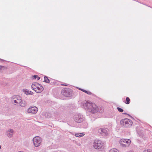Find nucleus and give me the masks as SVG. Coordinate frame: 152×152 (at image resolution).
I'll return each mask as SVG.
<instances>
[{"label": "nucleus", "instance_id": "nucleus-1", "mask_svg": "<svg viewBox=\"0 0 152 152\" xmlns=\"http://www.w3.org/2000/svg\"><path fill=\"white\" fill-rule=\"evenodd\" d=\"M83 106L85 109L92 113H95L99 111L98 107L94 103L85 101L83 102Z\"/></svg>", "mask_w": 152, "mask_h": 152}, {"label": "nucleus", "instance_id": "nucleus-2", "mask_svg": "<svg viewBox=\"0 0 152 152\" xmlns=\"http://www.w3.org/2000/svg\"><path fill=\"white\" fill-rule=\"evenodd\" d=\"M120 124L123 126L126 127H130L132 124V121L127 118L122 119L120 122Z\"/></svg>", "mask_w": 152, "mask_h": 152}, {"label": "nucleus", "instance_id": "nucleus-3", "mask_svg": "<svg viewBox=\"0 0 152 152\" xmlns=\"http://www.w3.org/2000/svg\"><path fill=\"white\" fill-rule=\"evenodd\" d=\"M72 92L73 91L72 89L68 88H64L61 91L62 95L67 97L72 96Z\"/></svg>", "mask_w": 152, "mask_h": 152}, {"label": "nucleus", "instance_id": "nucleus-4", "mask_svg": "<svg viewBox=\"0 0 152 152\" xmlns=\"http://www.w3.org/2000/svg\"><path fill=\"white\" fill-rule=\"evenodd\" d=\"M103 146V143L100 140H95L93 143V146L95 149H99L102 148Z\"/></svg>", "mask_w": 152, "mask_h": 152}, {"label": "nucleus", "instance_id": "nucleus-5", "mask_svg": "<svg viewBox=\"0 0 152 152\" xmlns=\"http://www.w3.org/2000/svg\"><path fill=\"white\" fill-rule=\"evenodd\" d=\"M119 143L122 147L125 148L129 145L131 141L128 139H122L120 140Z\"/></svg>", "mask_w": 152, "mask_h": 152}, {"label": "nucleus", "instance_id": "nucleus-6", "mask_svg": "<svg viewBox=\"0 0 152 152\" xmlns=\"http://www.w3.org/2000/svg\"><path fill=\"white\" fill-rule=\"evenodd\" d=\"M74 119L75 121L77 123L81 122L85 120L83 115L80 113L75 115Z\"/></svg>", "mask_w": 152, "mask_h": 152}, {"label": "nucleus", "instance_id": "nucleus-7", "mask_svg": "<svg viewBox=\"0 0 152 152\" xmlns=\"http://www.w3.org/2000/svg\"><path fill=\"white\" fill-rule=\"evenodd\" d=\"M33 140L34 146L36 147L39 146L41 142L40 138L39 136L34 137L33 138Z\"/></svg>", "mask_w": 152, "mask_h": 152}, {"label": "nucleus", "instance_id": "nucleus-8", "mask_svg": "<svg viewBox=\"0 0 152 152\" xmlns=\"http://www.w3.org/2000/svg\"><path fill=\"white\" fill-rule=\"evenodd\" d=\"M107 129L105 128H101L99 129L98 132L102 135L104 136H106L108 134Z\"/></svg>", "mask_w": 152, "mask_h": 152}, {"label": "nucleus", "instance_id": "nucleus-9", "mask_svg": "<svg viewBox=\"0 0 152 152\" xmlns=\"http://www.w3.org/2000/svg\"><path fill=\"white\" fill-rule=\"evenodd\" d=\"M38 108L36 106H31L28 109V113H36L38 111Z\"/></svg>", "mask_w": 152, "mask_h": 152}, {"label": "nucleus", "instance_id": "nucleus-10", "mask_svg": "<svg viewBox=\"0 0 152 152\" xmlns=\"http://www.w3.org/2000/svg\"><path fill=\"white\" fill-rule=\"evenodd\" d=\"M35 89H34V90L35 92L38 93H39L42 92L44 90V88L42 87V86L41 84L39 85Z\"/></svg>", "mask_w": 152, "mask_h": 152}, {"label": "nucleus", "instance_id": "nucleus-11", "mask_svg": "<svg viewBox=\"0 0 152 152\" xmlns=\"http://www.w3.org/2000/svg\"><path fill=\"white\" fill-rule=\"evenodd\" d=\"M81 122H82L81 124L82 127L83 128L86 129L88 127V124L84 120Z\"/></svg>", "mask_w": 152, "mask_h": 152}, {"label": "nucleus", "instance_id": "nucleus-12", "mask_svg": "<svg viewBox=\"0 0 152 152\" xmlns=\"http://www.w3.org/2000/svg\"><path fill=\"white\" fill-rule=\"evenodd\" d=\"M23 92L26 95H32L33 92L31 91H29L26 89H24L23 90Z\"/></svg>", "mask_w": 152, "mask_h": 152}, {"label": "nucleus", "instance_id": "nucleus-13", "mask_svg": "<svg viewBox=\"0 0 152 152\" xmlns=\"http://www.w3.org/2000/svg\"><path fill=\"white\" fill-rule=\"evenodd\" d=\"M19 103L20 104V105L21 107H24L26 105V102L24 100H22L21 99L20 100V103Z\"/></svg>", "mask_w": 152, "mask_h": 152}, {"label": "nucleus", "instance_id": "nucleus-14", "mask_svg": "<svg viewBox=\"0 0 152 152\" xmlns=\"http://www.w3.org/2000/svg\"><path fill=\"white\" fill-rule=\"evenodd\" d=\"M39 84L37 83H33L31 85V88L33 90H34V89H36V87H37L38 86H39Z\"/></svg>", "mask_w": 152, "mask_h": 152}, {"label": "nucleus", "instance_id": "nucleus-15", "mask_svg": "<svg viewBox=\"0 0 152 152\" xmlns=\"http://www.w3.org/2000/svg\"><path fill=\"white\" fill-rule=\"evenodd\" d=\"M78 89L81 91H82L86 93L88 95H91V93L89 91H87L86 90H85L84 89L80 88H78Z\"/></svg>", "mask_w": 152, "mask_h": 152}, {"label": "nucleus", "instance_id": "nucleus-16", "mask_svg": "<svg viewBox=\"0 0 152 152\" xmlns=\"http://www.w3.org/2000/svg\"><path fill=\"white\" fill-rule=\"evenodd\" d=\"M84 134L83 133H76L75 134V136L77 137H81L84 135Z\"/></svg>", "mask_w": 152, "mask_h": 152}, {"label": "nucleus", "instance_id": "nucleus-17", "mask_svg": "<svg viewBox=\"0 0 152 152\" xmlns=\"http://www.w3.org/2000/svg\"><path fill=\"white\" fill-rule=\"evenodd\" d=\"M43 82L47 83H50V80L48 79L47 76H45L44 77Z\"/></svg>", "mask_w": 152, "mask_h": 152}, {"label": "nucleus", "instance_id": "nucleus-18", "mask_svg": "<svg viewBox=\"0 0 152 152\" xmlns=\"http://www.w3.org/2000/svg\"><path fill=\"white\" fill-rule=\"evenodd\" d=\"M126 102H124L126 104H129L130 99L129 98V97H127L126 98Z\"/></svg>", "mask_w": 152, "mask_h": 152}, {"label": "nucleus", "instance_id": "nucleus-19", "mask_svg": "<svg viewBox=\"0 0 152 152\" xmlns=\"http://www.w3.org/2000/svg\"><path fill=\"white\" fill-rule=\"evenodd\" d=\"M110 152H119V151L115 148H113L110 150Z\"/></svg>", "mask_w": 152, "mask_h": 152}, {"label": "nucleus", "instance_id": "nucleus-20", "mask_svg": "<svg viewBox=\"0 0 152 152\" xmlns=\"http://www.w3.org/2000/svg\"><path fill=\"white\" fill-rule=\"evenodd\" d=\"M11 101L13 104H14V103L18 104L20 103V102H18L15 99L11 100Z\"/></svg>", "mask_w": 152, "mask_h": 152}, {"label": "nucleus", "instance_id": "nucleus-21", "mask_svg": "<svg viewBox=\"0 0 152 152\" xmlns=\"http://www.w3.org/2000/svg\"><path fill=\"white\" fill-rule=\"evenodd\" d=\"M117 109L119 112L121 113L123 112L124 111L123 109L119 107H117Z\"/></svg>", "mask_w": 152, "mask_h": 152}, {"label": "nucleus", "instance_id": "nucleus-22", "mask_svg": "<svg viewBox=\"0 0 152 152\" xmlns=\"http://www.w3.org/2000/svg\"><path fill=\"white\" fill-rule=\"evenodd\" d=\"M17 98H16L15 99L17 100V99H18V101H17H17H18V102H20V100L21 99V97L19 95H18V96H17Z\"/></svg>", "mask_w": 152, "mask_h": 152}, {"label": "nucleus", "instance_id": "nucleus-23", "mask_svg": "<svg viewBox=\"0 0 152 152\" xmlns=\"http://www.w3.org/2000/svg\"><path fill=\"white\" fill-rule=\"evenodd\" d=\"M6 134L9 137L10 136V130L9 129H8L7 131Z\"/></svg>", "mask_w": 152, "mask_h": 152}, {"label": "nucleus", "instance_id": "nucleus-24", "mask_svg": "<svg viewBox=\"0 0 152 152\" xmlns=\"http://www.w3.org/2000/svg\"><path fill=\"white\" fill-rule=\"evenodd\" d=\"M10 137H11L12 135V133L13 132V130L12 129H10Z\"/></svg>", "mask_w": 152, "mask_h": 152}, {"label": "nucleus", "instance_id": "nucleus-25", "mask_svg": "<svg viewBox=\"0 0 152 152\" xmlns=\"http://www.w3.org/2000/svg\"><path fill=\"white\" fill-rule=\"evenodd\" d=\"M18 95H15L13 96L11 98L12 99L11 100H14L16 98H17V96Z\"/></svg>", "mask_w": 152, "mask_h": 152}, {"label": "nucleus", "instance_id": "nucleus-26", "mask_svg": "<svg viewBox=\"0 0 152 152\" xmlns=\"http://www.w3.org/2000/svg\"><path fill=\"white\" fill-rule=\"evenodd\" d=\"M38 77L37 75H35L32 76V79H36Z\"/></svg>", "mask_w": 152, "mask_h": 152}, {"label": "nucleus", "instance_id": "nucleus-27", "mask_svg": "<svg viewBox=\"0 0 152 152\" xmlns=\"http://www.w3.org/2000/svg\"><path fill=\"white\" fill-rule=\"evenodd\" d=\"M143 152H152V151L150 149H147L144 150Z\"/></svg>", "mask_w": 152, "mask_h": 152}, {"label": "nucleus", "instance_id": "nucleus-28", "mask_svg": "<svg viewBox=\"0 0 152 152\" xmlns=\"http://www.w3.org/2000/svg\"><path fill=\"white\" fill-rule=\"evenodd\" d=\"M4 67L0 65V69H1L2 68H4Z\"/></svg>", "mask_w": 152, "mask_h": 152}, {"label": "nucleus", "instance_id": "nucleus-29", "mask_svg": "<svg viewBox=\"0 0 152 152\" xmlns=\"http://www.w3.org/2000/svg\"><path fill=\"white\" fill-rule=\"evenodd\" d=\"M61 86H67V84H61Z\"/></svg>", "mask_w": 152, "mask_h": 152}, {"label": "nucleus", "instance_id": "nucleus-30", "mask_svg": "<svg viewBox=\"0 0 152 152\" xmlns=\"http://www.w3.org/2000/svg\"><path fill=\"white\" fill-rule=\"evenodd\" d=\"M37 78V80H39L40 79V77H38Z\"/></svg>", "mask_w": 152, "mask_h": 152}, {"label": "nucleus", "instance_id": "nucleus-31", "mask_svg": "<svg viewBox=\"0 0 152 152\" xmlns=\"http://www.w3.org/2000/svg\"><path fill=\"white\" fill-rule=\"evenodd\" d=\"M4 61L3 60V59H1L0 58V61Z\"/></svg>", "mask_w": 152, "mask_h": 152}, {"label": "nucleus", "instance_id": "nucleus-32", "mask_svg": "<svg viewBox=\"0 0 152 152\" xmlns=\"http://www.w3.org/2000/svg\"><path fill=\"white\" fill-rule=\"evenodd\" d=\"M123 114H125V115H127V114L126 113H123Z\"/></svg>", "mask_w": 152, "mask_h": 152}, {"label": "nucleus", "instance_id": "nucleus-33", "mask_svg": "<svg viewBox=\"0 0 152 152\" xmlns=\"http://www.w3.org/2000/svg\"><path fill=\"white\" fill-rule=\"evenodd\" d=\"M1 148V145H0V149Z\"/></svg>", "mask_w": 152, "mask_h": 152}]
</instances>
